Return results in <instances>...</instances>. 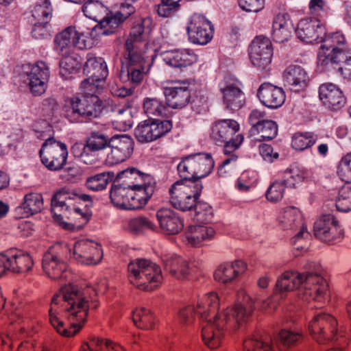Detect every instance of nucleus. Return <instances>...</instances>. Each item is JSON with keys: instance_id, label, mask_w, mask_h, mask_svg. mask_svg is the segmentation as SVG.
<instances>
[{"instance_id": "nucleus-13", "label": "nucleus", "mask_w": 351, "mask_h": 351, "mask_svg": "<svg viewBox=\"0 0 351 351\" xmlns=\"http://www.w3.org/2000/svg\"><path fill=\"white\" fill-rule=\"evenodd\" d=\"M309 266L308 270L304 271V279L300 289L302 300L306 301H321L328 289V285L320 273L318 265Z\"/></svg>"}, {"instance_id": "nucleus-56", "label": "nucleus", "mask_w": 351, "mask_h": 351, "mask_svg": "<svg viewBox=\"0 0 351 351\" xmlns=\"http://www.w3.org/2000/svg\"><path fill=\"white\" fill-rule=\"evenodd\" d=\"M312 176L311 171L304 167H295L284 173L283 179L289 186H294L298 182Z\"/></svg>"}, {"instance_id": "nucleus-1", "label": "nucleus", "mask_w": 351, "mask_h": 351, "mask_svg": "<svg viewBox=\"0 0 351 351\" xmlns=\"http://www.w3.org/2000/svg\"><path fill=\"white\" fill-rule=\"evenodd\" d=\"M106 290L105 279L85 287L71 284L63 286L51 299L49 311L51 325L60 335L73 337L86 322L88 310L98 307L97 295Z\"/></svg>"}, {"instance_id": "nucleus-60", "label": "nucleus", "mask_w": 351, "mask_h": 351, "mask_svg": "<svg viewBox=\"0 0 351 351\" xmlns=\"http://www.w3.org/2000/svg\"><path fill=\"white\" fill-rule=\"evenodd\" d=\"M71 153L75 158H79L85 164L92 165L95 161V155L88 149L87 143H75L71 149Z\"/></svg>"}, {"instance_id": "nucleus-2", "label": "nucleus", "mask_w": 351, "mask_h": 351, "mask_svg": "<svg viewBox=\"0 0 351 351\" xmlns=\"http://www.w3.org/2000/svg\"><path fill=\"white\" fill-rule=\"evenodd\" d=\"M151 20L149 18L136 21L132 27L124 44L123 58L125 70L122 69L121 77L124 75L132 84H138L143 79L154 56V51L149 47Z\"/></svg>"}, {"instance_id": "nucleus-4", "label": "nucleus", "mask_w": 351, "mask_h": 351, "mask_svg": "<svg viewBox=\"0 0 351 351\" xmlns=\"http://www.w3.org/2000/svg\"><path fill=\"white\" fill-rule=\"evenodd\" d=\"M88 83V80H84L81 83L83 95L73 96L66 101L67 116L73 120H78L80 118L90 120L101 113L102 102L96 95L100 89Z\"/></svg>"}, {"instance_id": "nucleus-61", "label": "nucleus", "mask_w": 351, "mask_h": 351, "mask_svg": "<svg viewBox=\"0 0 351 351\" xmlns=\"http://www.w3.org/2000/svg\"><path fill=\"white\" fill-rule=\"evenodd\" d=\"M109 140L105 135L93 132L86 141L88 149H89L91 154L103 149L107 145L109 146Z\"/></svg>"}, {"instance_id": "nucleus-34", "label": "nucleus", "mask_w": 351, "mask_h": 351, "mask_svg": "<svg viewBox=\"0 0 351 351\" xmlns=\"http://www.w3.org/2000/svg\"><path fill=\"white\" fill-rule=\"evenodd\" d=\"M294 29L290 16L286 12L277 14L273 20L271 35L273 39L278 43H283L289 40Z\"/></svg>"}, {"instance_id": "nucleus-35", "label": "nucleus", "mask_w": 351, "mask_h": 351, "mask_svg": "<svg viewBox=\"0 0 351 351\" xmlns=\"http://www.w3.org/2000/svg\"><path fill=\"white\" fill-rule=\"evenodd\" d=\"M283 80L294 91H299L308 86L310 78L307 72L300 66L289 65L283 73Z\"/></svg>"}, {"instance_id": "nucleus-14", "label": "nucleus", "mask_w": 351, "mask_h": 351, "mask_svg": "<svg viewBox=\"0 0 351 351\" xmlns=\"http://www.w3.org/2000/svg\"><path fill=\"white\" fill-rule=\"evenodd\" d=\"M42 163L51 171L62 169L66 162L68 150L66 145L53 138L47 139L39 152Z\"/></svg>"}, {"instance_id": "nucleus-21", "label": "nucleus", "mask_w": 351, "mask_h": 351, "mask_svg": "<svg viewBox=\"0 0 351 351\" xmlns=\"http://www.w3.org/2000/svg\"><path fill=\"white\" fill-rule=\"evenodd\" d=\"M189 85L187 80L176 81L163 88V93L170 108H182L189 104L191 98Z\"/></svg>"}, {"instance_id": "nucleus-18", "label": "nucleus", "mask_w": 351, "mask_h": 351, "mask_svg": "<svg viewBox=\"0 0 351 351\" xmlns=\"http://www.w3.org/2000/svg\"><path fill=\"white\" fill-rule=\"evenodd\" d=\"M134 141L128 135H115L109 140L110 152L106 162L110 165L122 162L129 158L134 151Z\"/></svg>"}, {"instance_id": "nucleus-52", "label": "nucleus", "mask_w": 351, "mask_h": 351, "mask_svg": "<svg viewBox=\"0 0 351 351\" xmlns=\"http://www.w3.org/2000/svg\"><path fill=\"white\" fill-rule=\"evenodd\" d=\"M60 62V74L64 79L70 77L71 74L76 73L81 68L80 60L77 55L62 56Z\"/></svg>"}, {"instance_id": "nucleus-8", "label": "nucleus", "mask_w": 351, "mask_h": 351, "mask_svg": "<svg viewBox=\"0 0 351 351\" xmlns=\"http://www.w3.org/2000/svg\"><path fill=\"white\" fill-rule=\"evenodd\" d=\"M214 167V160L210 154L197 153L182 158L177 169L184 180H198L208 176Z\"/></svg>"}, {"instance_id": "nucleus-53", "label": "nucleus", "mask_w": 351, "mask_h": 351, "mask_svg": "<svg viewBox=\"0 0 351 351\" xmlns=\"http://www.w3.org/2000/svg\"><path fill=\"white\" fill-rule=\"evenodd\" d=\"M317 140V136L313 132L295 133L291 142L292 147L298 151H303L312 147Z\"/></svg>"}, {"instance_id": "nucleus-46", "label": "nucleus", "mask_w": 351, "mask_h": 351, "mask_svg": "<svg viewBox=\"0 0 351 351\" xmlns=\"http://www.w3.org/2000/svg\"><path fill=\"white\" fill-rule=\"evenodd\" d=\"M132 319L134 324L143 330L154 329L157 324L156 316L145 308H136L133 311Z\"/></svg>"}, {"instance_id": "nucleus-59", "label": "nucleus", "mask_w": 351, "mask_h": 351, "mask_svg": "<svg viewBox=\"0 0 351 351\" xmlns=\"http://www.w3.org/2000/svg\"><path fill=\"white\" fill-rule=\"evenodd\" d=\"M336 207L341 212L351 210V184L349 182L344 184L339 190Z\"/></svg>"}, {"instance_id": "nucleus-16", "label": "nucleus", "mask_w": 351, "mask_h": 351, "mask_svg": "<svg viewBox=\"0 0 351 351\" xmlns=\"http://www.w3.org/2000/svg\"><path fill=\"white\" fill-rule=\"evenodd\" d=\"M172 128L169 120H146L140 123L134 130L137 141L141 143H149L156 141L168 133Z\"/></svg>"}, {"instance_id": "nucleus-3", "label": "nucleus", "mask_w": 351, "mask_h": 351, "mask_svg": "<svg viewBox=\"0 0 351 351\" xmlns=\"http://www.w3.org/2000/svg\"><path fill=\"white\" fill-rule=\"evenodd\" d=\"M254 308V302L245 291L238 293V302L213 320L206 321L201 330L204 344L210 349L219 348L228 332L235 331L250 319Z\"/></svg>"}, {"instance_id": "nucleus-7", "label": "nucleus", "mask_w": 351, "mask_h": 351, "mask_svg": "<svg viewBox=\"0 0 351 351\" xmlns=\"http://www.w3.org/2000/svg\"><path fill=\"white\" fill-rule=\"evenodd\" d=\"M203 186L198 180H184L173 183L169 189L170 203L181 211L191 210L199 199Z\"/></svg>"}, {"instance_id": "nucleus-5", "label": "nucleus", "mask_w": 351, "mask_h": 351, "mask_svg": "<svg viewBox=\"0 0 351 351\" xmlns=\"http://www.w3.org/2000/svg\"><path fill=\"white\" fill-rule=\"evenodd\" d=\"M319 40L322 44L318 53V62L324 69H329L351 60V49L341 32L326 34L324 38Z\"/></svg>"}, {"instance_id": "nucleus-40", "label": "nucleus", "mask_w": 351, "mask_h": 351, "mask_svg": "<svg viewBox=\"0 0 351 351\" xmlns=\"http://www.w3.org/2000/svg\"><path fill=\"white\" fill-rule=\"evenodd\" d=\"M165 270L178 280L186 279L190 274L189 263L179 256H171L164 260Z\"/></svg>"}, {"instance_id": "nucleus-64", "label": "nucleus", "mask_w": 351, "mask_h": 351, "mask_svg": "<svg viewBox=\"0 0 351 351\" xmlns=\"http://www.w3.org/2000/svg\"><path fill=\"white\" fill-rule=\"evenodd\" d=\"M110 180L109 173H98L87 178L86 187L92 191H101L106 188Z\"/></svg>"}, {"instance_id": "nucleus-55", "label": "nucleus", "mask_w": 351, "mask_h": 351, "mask_svg": "<svg viewBox=\"0 0 351 351\" xmlns=\"http://www.w3.org/2000/svg\"><path fill=\"white\" fill-rule=\"evenodd\" d=\"M52 8L49 0H38L34 6L32 16L37 21L43 23H49L51 17Z\"/></svg>"}, {"instance_id": "nucleus-58", "label": "nucleus", "mask_w": 351, "mask_h": 351, "mask_svg": "<svg viewBox=\"0 0 351 351\" xmlns=\"http://www.w3.org/2000/svg\"><path fill=\"white\" fill-rule=\"evenodd\" d=\"M286 186H289L285 183V180L283 178L276 180L270 184L267 191V199L271 202L280 201L283 197Z\"/></svg>"}, {"instance_id": "nucleus-32", "label": "nucleus", "mask_w": 351, "mask_h": 351, "mask_svg": "<svg viewBox=\"0 0 351 351\" xmlns=\"http://www.w3.org/2000/svg\"><path fill=\"white\" fill-rule=\"evenodd\" d=\"M156 218L161 232L165 234H176L183 229L182 221L170 209H160L156 213Z\"/></svg>"}, {"instance_id": "nucleus-44", "label": "nucleus", "mask_w": 351, "mask_h": 351, "mask_svg": "<svg viewBox=\"0 0 351 351\" xmlns=\"http://www.w3.org/2000/svg\"><path fill=\"white\" fill-rule=\"evenodd\" d=\"M145 177L151 176L143 174L136 169L132 167L119 172L114 182H119L125 186L134 189V187L141 186V184L145 181Z\"/></svg>"}, {"instance_id": "nucleus-62", "label": "nucleus", "mask_w": 351, "mask_h": 351, "mask_svg": "<svg viewBox=\"0 0 351 351\" xmlns=\"http://www.w3.org/2000/svg\"><path fill=\"white\" fill-rule=\"evenodd\" d=\"M193 209L195 210V219L200 223H207L213 218L212 207L206 202L197 199Z\"/></svg>"}, {"instance_id": "nucleus-22", "label": "nucleus", "mask_w": 351, "mask_h": 351, "mask_svg": "<svg viewBox=\"0 0 351 351\" xmlns=\"http://www.w3.org/2000/svg\"><path fill=\"white\" fill-rule=\"evenodd\" d=\"M278 223L284 230H297L300 231L295 237V240L308 237L309 233L304 226L300 210L293 206L285 208L278 217Z\"/></svg>"}, {"instance_id": "nucleus-39", "label": "nucleus", "mask_w": 351, "mask_h": 351, "mask_svg": "<svg viewBox=\"0 0 351 351\" xmlns=\"http://www.w3.org/2000/svg\"><path fill=\"white\" fill-rule=\"evenodd\" d=\"M43 208V198L39 193H27L21 204L16 208V212L20 217L24 218L38 213Z\"/></svg>"}, {"instance_id": "nucleus-9", "label": "nucleus", "mask_w": 351, "mask_h": 351, "mask_svg": "<svg viewBox=\"0 0 351 351\" xmlns=\"http://www.w3.org/2000/svg\"><path fill=\"white\" fill-rule=\"evenodd\" d=\"M60 193H57L51 199V213L53 219L59 223V224L65 230L71 231H78L81 230L90 220L92 213L88 208L73 207L74 219L79 220L78 222L67 223L63 221V218L66 217L69 214V206L64 201L61 200Z\"/></svg>"}, {"instance_id": "nucleus-28", "label": "nucleus", "mask_w": 351, "mask_h": 351, "mask_svg": "<svg viewBox=\"0 0 351 351\" xmlns=\"http://www.w3.org/2000/svg\"><path fill=\"white\" fill-rule=\"evenodd\" d=\"M257 97L261 104L269 108H278L285 101V93L282 88L271 83H263L257 90Z\"/></svg>"}, {"instance_id": "nucleus-23", "label": "nucleus", "mask_w": 351, "mask_h": 351, "mask_svg": "<svg viewBox=\"0 0 351 351\" xmlns=\"http://www.w3.org/2000/svg\"><path fill=\"white\" fill-rule=\"evenodd\" d=\"M298 38L302 42L311 43L322 38L324 27L318 19H301L295 29Z\"/></svg>"}, {"instance_id": "nucleus-47", "label": "nucleus", "mask_w": 351, "mask_h": 351, "mask_svg": "<svg viewBox=\"0 0 351 351\" xmlns=\"http://www.w3.org/2000/svg\"><path fill=\"white\" fill-rule=\"evenodd\" d=\"M80 351H123V350L119 345L114 344L108 339L93 337L82 345Z\"/></svg>"}, {"instance_id": "nucleus-25", "label": "nucleus", "mask_w": 351, "mask_h": 351, "mask_svg": "<svg viewBox=\"0 0 351 351\" xmlns=\"http://www.w3.org/2000/svg\"><path fill=\"white\" fill-rule=\"evenodd\" d=\"M216 234L215 229L206 226H191L182 235L183 242L191 247H201L213 240Z\"/></svg>"}, {"instance_id": "nucleus-33", "label": "nucleus", "mask_w": 351, "mask_h": 351, "mask_svg": "<svg viewBox=\"0 0 351 351\" xmlns=\"http://www.w3.org/2000/svg\"><path fill=\"white\" fill-rule=\"evenodd\" d=\"M8 258V270L16 274H25L31 271L34 261L29 254L21 250L10 251L5 254Z\"/></svg>"}, {"instance_id": "nucleus-11", "label": "nucleus", "mask_w": 351, "mask_h": 351, "mask_svg": "<svg viewBox=\"0 0 351 351\" xmlns=\"http://www.w3.org/2000/svg\"><path fill=\"white\" fill-rule=\"evenodd\" d=\"M21 76L27 84L31 93L34 96H40L47 88L50 71L46 62L37 61L34 64L23 65Z\"/></svg>"}, {"instance_id": "nucleus-29", "label": "nucleus", "mask_w": 351, "mask_h": 351, "mask_svg": "<svg viewBox=\"0 0 351 351\" xmlns=\"http://www.w3.org/2000/svg\"><path fill=\"white\" fill-rule=\"evenodd\" d=\"M161 57L167 65L179 69L189 66L197 61V55L189 49L167 50L161 53Z\"/></svg>"}, {"instance_id": "nucleus-63", "label": "nucleus", "mask_w": 351, "mask_h": 351, "mask_svg": "<svg viewBox=\"0 0 351 351\" xmlns=\"http://www.w3.org/2000/svg\"><path fill=\"white\" fill-rule=\"evenodd\" d=\"M123 21L115 13L107 12V14L99 23L101 28L104 29V34H110L116 32Z\"/></svg>"}, {"instance_id": "nucleus-17", "label": "nucleus", "mask_w": 351, "mask_h": 351, "mask_svg": "<svg viewBox=\"0 0 351 351\" xmlns=\"http://www.w3.org/2000/svg\"><path fill=\"white\" fill-rule=\"evenodd\" d=\"M252 64L260 69H266L271 62L273 56L272 43L264 36H256L252 42L249 52Z\"/></svg>"}, {"instance_id": "nucleus-31", "label": "nucleus", "mask_w": 351, "mask_h": 351, "mask_svg": "<svg viewBox=\"0 0 351 351\" xmlns=\"http://www.w3.org/2000/svg\"><path fill=\"white\" fill-rule=\"evenodd\" d=\"M239 124L234 119L219 120L211 128L210 138L216 144H223L234 138L233 136L239 132Z\"/></svg>"}, {"instance_id": "nucleus-19", "label": "nucleus", "mask_w": 351, "mask_h": 351, "mask_svg": "<svg viewBox=\"0 0 351 351\" xmlns=\"http://www.w3.org/2000/svg\"><path fill=\"white\" fill-rule=\"evenodd\" d=\"M73 257L78 262L86 265H96L103 257L101 245L89 239H81L73 245Z\"/></svg>"}, {"instance_id": "nucleus-42", "label": "nucleus", "mask_w": 351, "mask_h": 351, "mask_svg": "<svg viewBox=\"0 0 351 351\" xmlns=\"http://www.w3.org/2000/svg\"><path fill=\"white\" fill-rule=\"evenodd\" d=\"M304 272L287 271L283 273L278 279L276 288L280 291H292L295 289H301Z\"/></svg>"}, {"instance_id": "nucleus-15", "label": "nucleus", "mask_w": 351, "mask_h": 351, "mask_svg": "<svg viewBox=\"0 0 351 351\" xmlns=\"http://www.w3.org/2000/svg\"><path fill=\"white\" fill-rule=\"evenodd\" d=\"M315 237L326 243H333L343 237V230L339 221L331 214L321 215L314 223Z\"/></svg>"}, {"instance_id": "nucleus-27", "label": "nucleus", "mask_w": 351, "mask_h": 351, "mask_svg": "<svg viewBox=\"0 0 351 351\" xmlns=\"http://www.w3.org/2000/svg\"><path fill=\"white\" fill-rule=\"evenodd\" d=\"M197 315L206 321L213 320L223 314L226 310L219 312V299L216 293H209L199 297L195 305Z\"/></svg>"}, {"instance_id": "nucleus-10", "label": "nucleus", "mask_w": 351, "mask_h": 351, "mask_svg": "<svg viewBox=\"0 0 351 351\" xmlns=\"http://www.w3.org/2000/svg\"><path fill=\"white\" fill-rule=\"evenodd\" d=\"M70 252L66 244L57 243L49 248L42 259V268L52 279H59L66 269V260Z\"/></svg>"}, {"instance_id": "nucleus-6", "label": "nucleus", "mask_w": 351, "mask_h": 351, "mask_svg": "<svg viewBox=\"0 0 351 351\" xmlns=\"http://www.w3.org/2000/svg\"><path fill=\"white\" fill-rule=\"evenodd\" d=\"M128 279L138 289L152 291L158 288L162 282L160 267L146 259H136L128 266Z\"/></svg>"}, {"instance_id": "nucleus-51", "label": "nucleus", "mask_w": 351, "mask_h": 351, "mask_svg": "<svg viewBox=\"0 0 351 351\" xmlns=\"http://www.w3.org/2000/svg\"><path fill=\"white\" fill-rule=\"evenodd\" d=\"M127 230L134 234H141L147 231H156L157 226L145 217H137L128 220Z\"/></svg>"}, {"instance_id": "nucleus-30", "label": "nucleus", "mask_w": 351, "mask_h": 351, "mask_svg": "<svg viewBox=\"0 0 351 351\" xmlns=\"http://www.w3.org/2000/svg\"><path fill=\"white\" fill-rule=\"evenodd\" d=\"M247 265L242 261H235L221 264L215 270V279L223 284L235 281L246 270Z\"/></svg>"}, {"instance_id": "nucleus-49", "label": "nucleus", "mask_w": 351, "mask_h": 351, "mask_svg": "<svg viewBox=\"0 0 351 351\" xmlns=\"http://www.w3.org/2000/svg\"><path fill=\"white\" fill-rule=\"evenodd\" d=\"M243 346L244 351H274L270 339L258 334L245 339Z\"/></svg>"}, {"instance_id": "nucleus-26", "label": "nucleus", "mask_w": 351, "mask_h": 351, "mask_svg": "<svg viewBox=\"0 0 351 351\" xmlns=\"http://www.w3.org/2000/svg\"><path fill=\"white\" fill-rule=\"evenodd\" d=\"M84 71L88 75V78L85 80L88 81L90 85L97 86V89L101 87V83L108 75V71L106 62L102 58H97L93 56H89L84 66Z\"/></svg>"}, {"instance_id": "nucleus-54", "label": "nucleus", "mask_w": 351, "mask_h": 351, "mask_svg": "<svg viewBox=\"0 0 351 351\" xmlns=\"http://www.w3.org/2000/svg\"><path fill=\"white\" fill-rule=\"evenodd\" d=\"M95 29H88L85 32H80L73 26V32L75 36H73L74 48L79 49H90L95 45V40L93 38Z\"/></svg>"}, {"instance_id": "nucleus-57", "label": "nucleus", "mask_w": 351, "mask_h": 351, "mask_svg": "<svg viewBox=\"0 0 351 351\" xmlns=\"http://www.w3.org/2000/svg\"><path fill=\"white\" fill-rule=\"evenodd\" d=\"M252 134H259L262 140H271L278 134V125L272 120L265 119L252 132Z\"/></svg>"}, {"instance_id": "nucleus-41", "label": "nucleus", "mask_w": 351, "mask_h": 351, "mask_svg": "<svg viewBox=\"0 0 351 351\" xmlns=\"http://www.w3.org/2000/svg\"><path fill=\"white\" fill-rule=\"evenodd\" d=\"M73 26H69L57 34L54 38V50L60 56L69 55L74 49Z\"/></svg>"}, {"instance_id": "nucleus-36", "label": "nucleus", "mask_w": 351, "mask_h": 351, "mask_svg": "<svg viewBox=\"0 0 351 351\" xmlns=\"http://www.w3.org/2000/svg\"><path fill=\"white\" fill-rule=\"evenodd\" d=\"M141 185L132 189V210L145 206L156 190V182L152 177H145V181Z\"/></svg>"}, {"instance_id": "nucleus-45", "label": "nucleus", "mask_w": 351, "mask_h": 351, "mask_svg": "<svg viewBox=\"0 0 351 351\" xmlns=\"http://www.w3.org/2000/svg\"><path fill=\"white\" fill-rule=\"evenodd\" d=\"M143 109L148 116L167 117L171 110L166 101L156 97H147L143 101Z\"/></svg>"}, {"instance_id": "nucleus-38", "label": "nucleus", "mask_w": 351, "mask_h": 351, "mask_svg": "<svg viewBox=\"0 0 351 351\" xmlns=\"http://www.w3.org/2000/svg\"><path fill=\"white\" fill-rule=\"evenodd\" d=\"M132 193L131 188L119 182H114L111 186L110 197L112 203L116 207L124 210H132Z\"/></svg>"}, {"instance_id": "nucleus-20", "label": "nucleus", "mask_w": 351, "mask_h": 351, "mask_svg": "<svg viewBox=\"0 0 351 351\" xmlns=\"http://www.w3.org/2000/svg\"><path fill=\"white\" fill-rule=\"evenodd\" d=\"M213 29L210 22L205 16L194 14L187 26L189 40L195 44L206 45L213 38Z\"/></svg>"}, {"instance_id": "nucleus-50", "label": "nucleus", "mask_w": 351, "mask_h": 351, "mask_svg": "<svg viewBox=\"0 0 351 351\" xmlns=\"http://www.w3.org/2000/svg\"><path fill=\"white\" fill-rule=\"evenodd\" d=\"M82 11L86 17L99 23L108 10L99 1L88 0L84 4Z\"/></svg>"}, {"instance_id": "nucleus-48", "label": "nucleus", "mask_w": 351, "mask_h": 351, "mask_svg": "<svg viewBox=\"0 0 351 351\" xmlns=\"http://www.w3.org/2000/svg\"><path fill=\"white\" fill-rule=\"evenodd\" d=\"M243 141V136L241 134H238L235 137L223 143V153L227 156V158L224 159L220 165L218 170L219 174H222L223 169L226 165L237 160L238 156L234 154V152L238 149Z\"/></svg>"}, {"instance_id": "nucleus-37", "label": "nucleus", "mask_w": 351, "mask_h": 351, "mask_svg": "<svg viewBox=\"0 0 351 351\" xmlns=\"http://www.w3.org/2000/svg\"><path fill=\"white\" fill-rule=\"evenodd\" d=\"M223 95V102L226 108L232 110H238L245 103V96L241 88L235 83H229L220 86Z\"/></svg>"}, {"instance_id": "nucleus-12", "label": "nucleus", "mask_w": 351, "mask_h": 351, "mask_svg": "<svg viewBox=\"0 0 351 351\" xmlns=\"http://www.w3.org/2000/svg\"><path fill=\"white\" fill-rule=\"evenodd\" d=\"M308 330L313 339L318 343L324 344L335 339L337 321L329 313H319L308 322Z\"/></svg>"}, {"instance_id": "nucleus-43", "label": "nucleus", "mask_w": 351, "mask_h": 351, "mask_svg": "<svg viewBox=\"0 0 351 351\" xmlns=\"http://www.w3.org/2000/svg\"><path fill=\"white\" fill-rule=\"evenodd\" d=\"M111 111L114 114V123L117 128L126 130L132 127L130 109L125 104H121L118 99L112 100Z\"/></svg>"}, {"instance_id": "nucleus-24", "label": "nucleus", "mask_w": 351, "mask_h": 351, "mask_svg": "<svg viewBox=\"0 0 351 351\" xmlns=\"http://www.w3.org/2000/svg\"><path fill=\"white\" fill-rule=\"evenodd\" d=\"M319 97L323 104L332 111L339 110L346 103L342 90L332 83H324L319 86Z\"/></svg>"}]
</instances>
